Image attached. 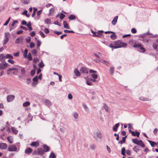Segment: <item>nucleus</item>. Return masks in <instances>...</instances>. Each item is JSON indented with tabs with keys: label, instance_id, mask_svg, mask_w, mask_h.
I'll return each mask as SVG.
<instances>
[{
	"label": "nucleus",
	"instance_id": "obj_22",
	"mask_svg": "<svg viewBox=\"0 0 158 158\" xmlns=\"http://www.w3.org/2000/svg\"><path fill=\"white\" fill-rule=\"evenodd\" d=\"M38 152L39 154L42 155L45 152L42 148H38Z\"/></svg>",
	"mask_w": 158,
	"mask_h": 158
},
{
	"label": "nucleus",
	"instance_id": "obj_52",
	"mask_svg": "<svg viewBox=\"0 0 158 158\" xmlns=\"http://www.w3.org/2000/svg\"><path fill=\"white\" fill-rule=\"evenodd\" d=\"M10 20V17L6 21L5 23L3 24L4 26H7L9 23Z\"/></svg>",
	"mask_w": 158,
	"mask_h": 158
},
{
	"label": "nucleus",
	"instance_id": "obj_11",
	"mask_svg": "<svg viewBox=\"0 0 158 158\" xmlns=\"http://www.w3.org/2000/svg\"><path fill=\"white\" fill-rule=\"evenodd\" d=\"M21 74L23 77H25L26 75V71L24 68H22L21 69Z\"/></svg>",
	"mask_w": 158,
	"mask_h": 158
},
{
	"label": "nucleus",
	"instance_id": "obj_23",
	"mask_svg": "<svg viewBox=\"0 0 158 158\" xmlns=\"http://www.w3.org/2000/svg\"><path fill=\"white\" fill-rule=\"evenodd\" d=\"M63 23L64 27L65 28L68 29H69V27L68 25V23H67L66 21H64Z\"/></svg>",
	"mask_w": 158,
	"mask_h": 158
},
{
	"label": "nucleus",
	"instance_id": "obj_46",
	"mask_svg": "<svg viewBox=\"0 0 158 158\" xmlns=\"http://www.w3.org/2000/svg\"><path fill=\"white\" fill-rule=\"evenodd\" d=\"M33 61L34 63H36L39 61V59L38 57L35 58L33 59Z\"/></svg>",
	"mask_w": 158,
	"mask_h": 158
},
{
	"label": "nucleus",
	"instance_id": "obj_62",
	"mask_svg": "<svg viewBox=\"0 0 158 158\" xmlns=\"http://www.w3.org/2000/svg\"><path fill=\"white\" fill-rule=\"evenodd\" d=\"M73 96L71 94H69L68 95V98L69 99L71 100L73 98Z\"/></svg>",
	"mask_w": 158,
	"mask_h": 158
},
{
	"label": "nucleus",
	"instance_id": "obj_33",
	"mask_svg": "<svg viewBox=\"0 0 158 158\" xmlns=\"http://www.w3.org/2000/svg\"><path fill=\"white\" fill-rule=\"evenodd\" d=\"M103 107L106 111H108L109 108L105 103L103 104Z\"/></svg>",
	"mask_w": 158,
	"mask_h": 158
},
{
	"label": "nucleus",
	"instance_id": "obj_32",
	"mask_svg": "<svg viewBox=\"0 0 158 158\" xmlns=\"http://www.w3.org/2000/svg\"><path fill=\"white\" fill-rule=\"evenodd\" d=\"M28 52V50L27 49H26L23 52V56L25 58H27V54Z\"/></svg>",
	"mask_w": 158,
	"mask_h": 158
},
{
	"label": "nucleus",
	"instance_id": "obj_53",
	"mask_svg": "<svg viewBox=\"0 0 158 158\" xmlns=\"http://www.w3.org/2000/svg\"><path fill=\"white\" fill-rule=\"evenodd\" d=\"M28 60L31 61L32 60L31 54L30 53H29L28 56Z\"/></svg>",
	"mask_w": 158,
	"mask_h": 158
},
{
	"label": "nucleus",
	"instance_id": "obj_20",
	"mask_svg": "<svg viewBox=\"0 0 158 158\" xmlns=\"http://www.w3.org/2000/svg\"><path fill=\"white\" fill-rule=\"evenodd\" d=\"M21 2L25 4H28L30 3V0H21Z\"/></svg>",
	"mask_w": 158,
	"mask_h": 158
},
{
	"label": "nucleus",
	"instance_id": "obj_10",
	"mask_svg": "<svg viewBox=\"0 0 158 158\" xmlns=\"http://www.w3.org/2000/svg\"><path fill=\"white\" fill-rule=\"evenodd\" d=\"M7 148V145L6 143H0V148L2 149H5Z\"/></svg>",
	"mask_w": 158,
	"mask_h": 158
},
{
	"label": "nucleus",
	"instance_id": "obj_51",
	"mask_svg": "<svg viewBox=\"0 0 158 158\" xmlns=\"http://www.w3.org/2000/svg\"><path fill=\"white\" fill-rule=\"evenodd\" d=\"M31 52L33 55H34L35 56L37 53V51L34 49H33L32 51Z\"/></svg>",
	"mask_w": 158,
	"mask_h": 158
},
{
	"label": "nucleus",
	"instance_id": "obj_50",
	"mask_svg": "<svg viewBox=\"0 0 158 158\" xmlns=\"http://www.w3.org/2000/svg\"><path fill=\"white\" fill-rule=\"evenodd\" d=\"M45 22L47 24H50L51 23V19H46L45 20Z\"/></svg>",
	"mask_w": 158,
	"mask_h": 158
},
{
	"label": "nucleus",
	"instance_id": "obj_44",
	"mask_svg": "<svg viewBox=\"0 0 158 158\" xmlns=\"http://www.w3.org/2000/svg\"><path fill=\"white\" fill-rule=\"evenodd\" d=\"M114 68L113 67H111L110 68V74L113 75L114 73Z\"/></svg>",
	"mask_w": 158,
	"mask_h": 158
},
{
	"label": "nucleus",
	"instance_id": "obj_54",
	"mask_svg": "<svg viewBox=\"0 0 158 158\" xmlns=\"http://www.w3.org/2000/svg\"><path fill=\"white\" fill-rule=\"evenodd\" d=\"M64 32L65 33H74V31H69L67 30H65L64 31Z\"/></svg>",
	"mask_w": 158,
	"mask_h": 158
},
{
	"label": "nucleus",
	"instance_id": "obj_16",
	"mask_svg": "<svg viewBox=\"0 0 158 158\" xmlns=\"http://www.w3.org/2000/svg\"><path fill=\"white\" fill-rule=\"evenodd\" d=\"M118 18V16H116L114 18V19L112 20L111 22L112 24L113 25H115L116 24Z\"/></svg>",
	"mask_w": 158,
	"mask_h": 158
},
{
	"label": "nucleus",
	"instance_id": "obj_47",
	"mask_svg": "<svg viewBox=\"0 0 158 158\" xmlns=\"http://www.w3.org/2000/svg\"><path fill=\"white\" fill-rule=\"evenodd\" d=\"M91 76L95 79L97 78L98 76H97V75L96 74H95V73L92 74H91Z\"/></svg>",
	"mask_w": 158,
	"mask_h": 158
},
{
	"label": "nucleus",
	"instance_id": "obj_64",
	"mask_svg": "<svg viewBox=\"0 0 158 158\" xmlns=\"http://www.w3.org/2000/svg\"><path fill=\"white\" fill-rule=\"evenodd\" d=\"M36 44H37V47H39L40 46V44H41L40 41L39 40H38L37 41Z\"/></svg>",
	"mask_w": 158,
	"mask_h": 158
},
{
	"label": "nucleus",
	"instance_id": "obj_24",
	"mask_svg": "<svg viewBox=\"0 0 158 158\" xmlns=\"http://www.w3.org/2000/svg\"><path fill=\"white\" fill-rule=\"evenodd\" d=\"M112 33L113 34L110 35V38L112 40H114L117 38L116 35L115 34V33L114 32Z\"/></svg>",
	"mask_w": 158,
	"mask_h": 158
},
{
	"label": "nucleus",
	"instance_id": "obj_14",
	"mask_svg": "<svg viewBox=\"0 0 158 158\" xmlns=\"http://www.w3.org/2000/svg\"><path fill=\"white\" fill-rule=\"evenodd\" d=\"M31 145L33 147H36L39 146V143L38 142H33L31 143Z\"/></svg>",
	"mask_w": 158,
	"mask_h": 158
},
{
	"label": "nucleus",
	"instance_id": "obj_63",
	"mask_svg": "<svg viewBox=\"0 0 158 158\" xmlns=\"http://www.w3.org/2000/svg\"><path fill=\"white\" fill-rule=\"evenodd\" d=\"M31 37H28L27 38H26V42L27 43H28L31 41Z\"/></svg>",
	"mask_w": 158,
	"mask_h": 158
},
{
	"label": "nucleus",
	"instance_id": "obj_17",
	"mask_svg": "<svg viewBox=\"0 0 158 158\" xmlns=\"http://www.w3.org/2000/svg\"><path fill=\"white\" fill-rule=\"evenodd\" d=\"M140 133L138 131L131 132V135L133 136H136L137 137H138L139 136Z\"/></svg>",
	"mask_w": 158,
	"mask_h": 158
},
{
	"label": "nucleus",
	"instance_id": "obj_27",
	"mask_svg": "<svg viewBox=\"0 0 158 158\" xmlns=\"http://www.w3.org/2000/svg\"><path fill=\"white\" fill-rule=\"evenodd\" d=\"M7 139L10 143H11L13 142V139L12 136H9L7 137Z\"/></svg>",
	"mask_w": 158,
	"mask_h": 158
},
{
	"label": "nucleus",
	"instance_id": "obj_18",
	"mask_svg": "<svg viewBox=\"0 0 158 158\" xmlns=\"http://www.w3.org/2000/svg\"><path fill=\"white\" fill-rule=\"evenodd\" d=\"M55 10L53 8H51L49 10V12L48 14V15L49 16H51L54 13Z\"/></svg>",
	"mask_w": 158,
	"mask_h": 158
},
{
	"label": "nucleus",
	"instance_id": "obj_25",
	"mask_svg": "<svg viewBox=\"0 0 158 158\" xmlns=\"http://www.w3.org/2000/svg\"><path fill=\"white\" fill-rule=\"evenodd\" d=\"M74 73L77 76H79L81 75V73L77 69H76L74 70Z\"/></svg>",
	"mask_w": 158,
	"mask_h": 158
},
{
	"label": "nucleus",
	"instance_id": "obj_38",
	"mask_svg": "<svg viewBox=\"0 0 158 158\" xmlns=\"http://www.w3.org/2000/svg\"><path fill=\"white\" fill-rule=\"evenodd\" d=\"M56 157V155L53 152L51 153L50 154L49 156V157L50 158H55Z\"/></svg>",
	"mask_w": 158,
	"mask_h": 158
},
{
	"label": "nucleus",
	"instance_id": "obj_8",
	"mask_svg": "<svg viewBox=\"0 0 158 158\" xmlns=\"http://www.w3.org/2000/svg\"><path fill=\"white\" fill-rule=\"evenodd\" d=\"M23 38L22 36H21L17 38L15 41V43L16 44H19L22 43L23 41Z\"/></svg>",
	"mask_w": 158,
	"mask_h": 158
},
{
	"label": "nucleus",
	"instance_id": "obj_57",
	"mask_svg": "<svg viewBox=\"0 0 158 158\" xmlns=\"http://www.w3.org/2000/svg\"><path fill=\"white\" fill-rule=\"evenodd\" d=\"M139 143V144H138V145L140 146H141V147L144 148L145 147V145L142 141V142H140V143Z\"/></svg>",
	"mask_w": 158,
	"mask_h": 158
},
{
	"label": "nucleus",
	"instance_id": "obj_21",
	"mask_svg": "<svg viewBox=\"0 0 158 158\" xmlns=\"http://www.w3.org/2000/svg\"><path fill=\"white\" fill-rule=\"evenodd\" d=\"M119 125V123H118L115 125L113 127V129L114 131H116L117 130V128Z\"/></svg>",
	"mask_w": 158,
	"mask_h": 158
},
{
	"label": "nucleus",
	"instance_id": "obj_45",
	"mask_svg": "<svg viewBox=\"0 0 158 158\" xmlns=\"http://www.w3.org/2000/svg\"><path fill=\"white\" fill-rule=\"evenodd\" d=\"M5 57V56L2 54H0V60L3 61Z\"/></svg>",
	"mask_w": 158,
	"mask_h": 158
},
{
	"label": "nucleus",
	"instance_id": "obj_31",
	"mask_svg": "<svg viewBox=\"0 0 158 158\" xmlns=\"http://www.w3.org/2000/svg\"><path fill=\"white\" fill-rule=\"evenodd\" d=\"M125 148L124 147H123L121 149V154L123 156H125Z\"/></svg>",
	"mask_w": 158,
	"mask_h": 158
},
{
	"label": "nucleus",
	"instance_id": "obj_59",
	"mask_svg": "<svg viewBox=\"0 0 158 158\" xmlns=\"http://www.w3.org/2000/svg\"><path fill=\"white\" fill-rule=\"evenodd\" d=\"M9 39L5 38L3 40V44H6V43L9 41Z\"/></svg>",
	"mask_w": 158,
	"mask_h": 158
},
{
	"label": "nucleus",
	"instance_id": "obj_9",
	"mask_svg": "<svg viewBox=\"0 0 158 158\" xmlns=\"http://www.w3.org/2000/svg\"><path fill=\"white\" fill-rule=\"evenodd\" d=\"M80 70L81 73H88V70L87 68L84 66H82Z\"/></svg>",
	"mask_w": 158,
	"mask_h": 158
},
{
	"label": "nucleus",
	"instance_id": "obj_26",
	"mask_svg": "<svg viewBox=\"0 0 158 158\" xmlns=\"http://www.w3.org/2000/svg\"><path fill=\"white\" fill-rule=\"evenodd\" d=\"M43 148L44 149V152H48L49 151V148L46 145H44L43 146Z\"/></svg>",
	"mask_w": 158,
	"mask_h": 158
},
{
	"label": "nucleus",
	"instance_id": "obj_7",
	"mask_svg": "<svg viewBox=\"0 0 158 158\" xmlns=\"http://www.w3.org/2000/svg\"><path fill=\"white\" fill-rule=\"evenodd\" d=\"M133 47L134 48H139L143 52H144L145 51V49L142 47V45L140 44H135L133 45Z\"/></svg>",
	"mask_w": 158,
	"mask_h": 158
},
{
	"label": "nucleus",
	"instance_id": "obj_61",
	"mask_svg": "<svg viewBox=\"0 0 158 158\" xmlns=\"http://www.w3.org/2000/svg\"><path fill=\"white\" fill-rule=\"evenodd\" d=\"M54 33L58 35H60L62 33V32L61 31L59 32L56 31H54Z\"/></svg>",
	"mask_w": 158,
	"mask_h": 158
},
{
	"label": "nucleus",
	"instance_id": "obj_40",
	"mask_svg": "<svg viewBox=\"0 0 158 158\" xmlns=\"http://www.w3.org/2000/svg\"><path fill=\"white\" fill-rule=\"evenodd\" d=\"M73 116L75 119H77L78 117V114L77 113L75 112L73 114Z\"/></svg>",
	"mask_w": 158,
	"mask_h": 158
},
{
	"label": "nucleus",
	"instance_id": "obj_48",
	"mask_svg": "<svg viewBox=\"0 0 158 158\" xmlns=\"http://www.w3.org/2000/svg\"><path fill=\"white\" fill-rule=\"evenodd\" d=\"M39 67L40 68H43L44 66V64H43V61H41V62L39 64Z\"/></svg>",
	"mask_w": 158,
	"mask_h": 158
},
{
	"label": "nucleus",
	"instance_id": "obj_15",
	"mask_svg": "<svg viewBox=\"0 0 158 158\" xmlns=\"http://www.w3.org/2000/svg\"><path fill=\"white\" fill-rule=\"evenodd\" d=\"M132 141L134 143L137 145H138V144H139V143H140V142H142V140H139L138 139H133L132 140Z\"/></svg>",
	"mask_w": 158,
	"mask_h": 158
},
{
	"label": "nucleus",
	"instance_id": "obj_29",
	"mask_svg": "<svg viewBox=\"0 0 158 158\" xmlns=\"http://www.w3.org/2000/svg\"><path fill=\"white\" fill-rule=\"evenodd\" d=\"M17 68H12L9 69L7 71V73L8 74H12V73H10V71H11L12 70H17Z\"/></svg>",
	"mask_w": 158,
	"mask_h": 158
},
{
	"label": "nucleus",
	"instance_id": "obj_2",
	"mask_svg": "<svg viewBox=\"0 0 158 158\" xmlns=\"http://www.w3.org/2000/svg\"><path fill=\"white\" fill-rule=\"evenodd\" d=\"M93 137L95 139H97L98 138H101L102 137V135L100 132H97L94 133Z\"/></svg>",
	"mask_w": 158,
	"mask_h": 158
},
{
	"label": "nucleus",
	"instance_id": "obj_35",
	"mask_svg": "<svg viewBox=\"0 0 158 158\" xmlns=\"http://www.w3.org/2000/svg\"><path fill=\"white\" fill-rule=\"evenodd\" d=\"M27 27L28 28H29L30 31H31L32 29V28L31 27V24L30 22H29L27 25Z\"/></svg>",
	"mask_w": 158,
	"mask_h": 158
},
{
	"label": "nucleus",
	"instance_id": "obj_12",
	"mask_svg": "<svg viewBox=\"0 0 158 158\" xmlns=\"http://www.w3.org/2000/svg\"><path fill=\"white\" fill-rule=\"evenodd\" d=\"M134 151L136 153H138L140 151V147L138 146H135L133 148Z\"/></svg>",
	"mask_w": 158,
	"mask_h": 158
},
{
	"label": "nucleus",
	"instance_id": "obj_60",
	"mask_svg": "<svg viewBox=\"0 0 158 158\" xmlns=\"http://www.w3.org/2000/svg\"><path fill=\"white\" fill-rule=\"evenodd\" d=\"M35 44L33 42H31L30 43V47L31 48H33L35 47Z\"/></svg>",
	"mask_w": 158,
	"mask_h": 158
},
{
	"label": "nucleus",
	"instance_id": "obj_30",
	"mask_svg": "<svg viewBox=\"0 0 158 158\" xmlns=\"http://www.w3.org/2000/svg\"><path fill=\"white\" fill-rule=\"evenodd\" d=\"M139 99H140L142 101H149V100L147 98L144 97L143 96L140 97L139 98Z\"/></svg>",
	"mask_w": 158,
	"mask_h": 158
},
{
	"label": "nucleus",
	"instance_id": "obj_42",
	"mask_svg": "<svg viewBox=\"0 0 158 158\" xmlns=\"http://www.w3.org/2000/svg\"><path fill=\"white\" fill-rule=\"evenodd\" d=\"M82 105L84 108L85 111H87L88 110V107H87V106L86 104L83 103L82 104Z\"/></svg>",
	"mask_w": 158,
	"mask_h": 158
},
{
	"label": "nucleus",
	"instance_id": "obj_58",
	"mask_svg": "<svg viewBox=\"0 0 158 158\" xmlns=\"http://www.w3.org/2000/svg\"><path fill=\"white\" fill-rule=\"evenodd\" d=\"M139 143V144H138V145L140 146H141V147L144 148L145 147V145L142 141V142H140V143Z\"/></svg>",
	"mask_w": 158,
	"mask_h": 158
},
{
	"label": "nucleus",
	"instance_id": "obj_55",
	"mask_svg": "<svg viewBox=\"0 0 158 158\" xmlns=\"http://www.w3.org/2000/svg\"><path fill=\"white\" fill-rule=\"evenodd\" d=\"M65 15L64 14L61 13L60 14V19H63L65 17Z\"/></svg>",
	"mask_w": 158,
	"mask_h": 158
},
{
	"label": "nucleus",
	"instance_id": "obj_41",
	"mask_svg": "<svg viewBox=\"0 0 158 158\" xmlns=\"http://www.w3.org/2000/svg\"><path fill=\"white\" fill-rule=\"evenodd\" d=\"M90 148L91 150H94L95 149V146L94 144H92L90 145Z\"/></svg>",
	"mask_w": 158,
	"mask_h": 158
},
{
	"label": "nucleus",
	"instance_id": "obj_49",
	"mask_svg": "<svg viewBox=\"0 0 158 158\" xmlns=\"http://www.w3.org/2000/svg\"><path fill=\"white\" fill-rule=\"evenodd\" d=\"M101 60L102 61V62L105 64L107 66H109L110 65L109 62L107 61L104 60Z\"/></svg>",
	"mask_w": 158,
	"mask_h": 158
},
{
	"label": "nucleus",
	"instance_id": "obj_34",
	"mask_svg": "<svg viewBox=\"0 0 158 158\" xmlns=\"http://www.w3.org/2000/svg\"><path fill=\"white\" fill-rule=\"evenodd\" d=\"M30 105V102H29L27 101L23 104V106L24 107Z\"/></svg>",
	"mask_w": 158,
	"mask_h": 158
},
{
	"label": "nucleus",
	"instance_id": "obj_1",
	"mask_svg": "<svg viewBox=\"0 0 158 158\" xmlns=\"http://www.w3.org/2000/svg\"><path fill=\"white\" fill-rule=\"evenodd\" d=\"M127 45V44L122 42L120 40L114 41V44H111L110 45V47L115 49L121 47H126Z\"/></svg>",
	"mask_w": 158,
	"mask_h": 158
},
{
	"label": "nucleus",
	"instance_id": "obj_36",
	"mask_svg": "<svg viewBox=\"0 0 158 158\" xmlns=\"http://www.w3.org/2000/svg\"><path fill=\"white\" fill-rule=\"evenodd\" d=\"M148 141L150 143V145H151V146L152 147H154V146L156 144V143L155 142H153L152 141H151L149 140H148Z\"/></svg>",
	"mask_w": 158,
	"mask_h": 158
},
{
	"label": "nucleus",
	"instance_id": "obj_5",
	"mask_svg": "<svg viewBox=\"0 0 158 158\" xmlns=\"http://www.w3.org/2000/svg\"><path fill=\"white\" fill-rule=\"evenodd\" d=\"M9 64L6 62H2L0 64V68L4 69L9 66Z\"/></svg>",
	"mask_w": 158,
	"mask_h": 158
},
{
	"label": "nucleus",
	"instance_id": "obj_43",
	"mask_svg": "<svg viewBox=\"0 0 158 158\" xmlns=\"http://www.w3.org/2000/svg\"><path fill=\"white\" fill-rule=\"evenodd\" d=\"M6 58H10L11 59H13V57L11 54H7L6 56Z\"/></svg>",
	"mask_w": 158,
	"mask_h": 158
},
{
	"label": "nucleus",
	"instance_id": "obj_6",
	"mask_svg": "<svg viewBox=\"0 0 158 158\" xmlns=\"http://www.w3.org/2000/svg\"><path fill=\"white\" fill-rule=\"evenodd\" d=\"M15 96L14 95H9L7 97V101L8 102H10L12 101L15 99Z\"/></svg>",
	"mask_w": 158,
	"mask_h": 158
},
{
	"label": "nucleus",
	"instance_id": "obj_37",
	"mask_svg": "<svg viewBox=\"0 0 158 158\" xmlns=\"http://www.w3.org/2000/svg\"><path fill=\"white\" fill-rule=\"evenodd\" d=\"M75 18L76 17L75 15H71L68 18L70 20H72L75 19Z\"/></svg>",
	"mask_w": 158,
	"mask_h": 158
},
{
	"label": "nucleus",
	"instance_id": "obj_56",
	"mask_svg": "<svg viewBox=\"0 0 158 158\" xmlns=\"http://www.w3.org/2000/svg\"><path fill=\"white\" fill-rule=\"evenodd\" d=\"M85 79L86 80V84L87 85H92V83L91 82H89L88 81V78L87 77H85Z\"/></svg>",
	"mask_w": 158,
	"mask_h": 158
},
{
	"label": "nucleus",
	"instance_id": "obj_3",
	"mask_svg": "<svg viewBox=\"0 0 158 158\" xmlns=\"http://www.w3.org/2000/svg\"><path fill=\"white\" fill-rule=\"evenodd\" d=\"M91 32L93 34V35L95 37H99L100 35H102V33L103 32L102 31H98L97 32H94L93 31H91Z\"/></svg>",
	"mask_w": 158,
	"mask_h": 158
},
{
	"label": "nucleus",
	"instance_id": "obj_39",
	"mask_svg": "<svg viewBox=\"0 0 158 158\" xmlns=\"http://www.w3.org/2000/svg\"><path fill=\"white\" fill-rule=\"evenodd\" d=\"M11 130L13 133L14 134H17V133L18 131L15 129L14 127H12Z\"/></svg>",
	"mask_w": 158,
	"mask_h": 158
},
{
	"label": "nucleus",
	"instance_id": "obj_28",
	"mask_svg": "<svg viewBox=\"0 0 158 158\" xmlns=\"http://www.w3.org/2000/svg\"><path fill=\"white\" fill-rule=\"evenodd\" d=\"M10 36V34L8 32H6L5 33V38L9 39Z\"/></svg>",
	"mask_w": 158,
	"mask_h": 158
},
{
	"label": "nucleus",
	"instance_id": "obj_13",
	"mask_svg": "<svg viewBox=\"0 0 158 158\" xmlns=\"http://www.w3.org/2000/svg\"><path fill=\"white\" fill-rule=\"evenodd\" d=\"M44 102L45 103L46 105L48 107H50L52 105L51 102L48 99H45L44 100Z\"/></svg>",
	"mask_w": 158,
	"mask_h": 158
},
{
	"label": "nucleus",
	"instance_id": "obj_4",
	"mask_svg": "<svg viewBox=\"0 0 158 158\" xmlns=\"http://www.w3.org/2000/svg\"><path fill=\"white\" fill-rule=\"evenodd\" d=\"M17 150L16 147L14 145H11L8 148V150L10 152L16 151Z\"/></svg>",
	"mask_w": 158,
	"mask_h": 158
},
{
	"label": "nucleus",
	"instance_id": "obj_19",
	"mask_svg": "<svg viewBox=\"0 0 158 158\" xmlns=\"http://www.w3.org/2000/svg\"><path fill=\"white\" fill-rule=\"evenodd\" d=\"M32 150L31 148H27L25 151V152L26 154H29L31 152Z\"/></svg>",
	"mask_w": 158,
	"mask_h": 158
}]
</instances>
